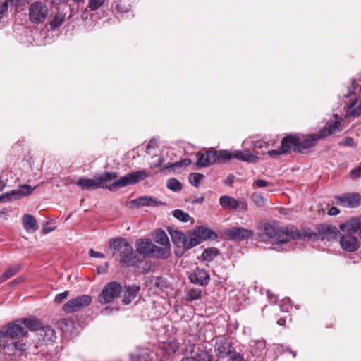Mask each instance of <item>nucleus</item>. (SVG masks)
Returning <instances> with one entry per match:
<instances>
[{
    "label": "nucleus",
    "mask_w": 361,
    "mask_h": 361,
    "mask_svg": "<svg viewBox=\"0 0 361 361\" xmlns=\"http://www.w3.org/2000/svg\"><path fill=\"white\" fill-rule=\"evenodd\" d=\"M66 14L58 11L49 22L51 30H54L61 26L65 20Z\"/></svg>",
    "instance_id": "e433bc0d"
},
{
    "label": "nucleus",
    "mask_w": 361,
    "mask_h": 361,
    "mask_svg": "<svg viewBox=\"0 0 361 361\" xmlns=\"http://www.w3.org/2000/svg\"><path fill=\"white\" fill-rule=\"evenodd\" d=\"M225 234L230 240H243L252 238L253 232L242 227H232L226 229Z\"/></svg>",
    "instance_id": "4468645a"
},
{
    "label": "nucleus",
    "mask_w": 361,
    "mask_h": 361,
    "mask_svg": "<svg viewBox=\"0 0 361 361\" xmlns=\"http://www.w3.org/2000/svg\"><path fill=\"white\" fill-rule=\"evenodd\" d=\"M230 359L231 361H246L239 353H234V355L230 357Z\"/></svg>",
    "instance_id": "680f3d73"
},
{
    "label": "nucleus",
    "mask_w": 361,
    "mask_h": 361,
    "mask_svg": "<svg viewBox=\"0 0 361 361\" xmlns=\"http://www.w3.org/2000/svg\"><path fill=\"white\" fill-rule=\"evenodd\" d=\"M27 348L26 343L20 341H10L4 330H0V350L8 355H21Z\"/></svg>",
    "instance_id": "7ed1b4c3"
},
{
    "label": "nucleus",
    "mask_w": 361,
    "mask_h": 361,
    "mask_svg": "<svg viewBox=\"0 0 361 361\" xmlns=\"http://www.w3.org/2000/svg\"><path fill=\"white\" fill-rule=\"evenodd\" d=\"M105 0H89L88 7L92 11L99 9L104 3Z\"/></svg>",
    "instance_id": "603ef678"
},
{
    "label": "nucleus",
    "mask_w": 361,
    "mask_h": 361,
    "mask_svg": "<svg viewBox=\"0 0 361 361\" xmlns=\"http://www.w3.org/2000/svg\"><path fill=\"white\" fill-rule=\"evenodd\" d=\"M219 204L226 210H235L238 208L243 212L247 210V204L244 198L236 200L231 196L223 195L219 198Z\"/></svg>",
    "instance_id": "9d476101"
},
{
    "label": "nucleus",
    "mask_w": 361,
    "mask_h": 361,
    "mask_svg": "<svg viewBox=\"0 0 361 361\" xmlns=\"http://www.w3.org/2000/svg\"><path fill=\"white\" fill-rule=\"evenodd\" d=\"M250 198L254 204L258 207H262L265 204V199L261 193L255 192L251 195Z\"/></svg>",
    "instance_id": "c03bdc74"
},
{
    "label": "nucleus",
    "mask_w": 361,
    "mask_h": 361,
    "mask_svg": "<svg viewBox=\"0 0 361 361\" xmlns=\"http://www.w3.org/2000/svg\"><path fill=\"white\" fill-rule=\"evenodd\" d=\"M339 209L335 207H332L329 209L328 212V214L330 216H335L337 215L339 213Z\"/></svg>",
    "instance_id": "338daca9"
},
{
    "label": "nucleus",
    "mask_w": 361,
    "mask_h": 361,
    "mask_svg": "<svg viewBox=\"0 0 361 361\" xmlns=\"http://www.w3.org/2000/svg\"><path fill=\"white\" fill-rule=\"evenodd\" d=\"M340 123L336 121L327 122L325 126L321 129L317 134H314L317 136V140L324 138L330 135L336 133L338 130Z\"/></svg>",
    "instance_id": "412c9836"
},
{
    "label": "nucleus",
    "mask_w": 361,
    "mask_h": 361,
    "mask_svg": "<svg viewBox=\"0 0 361 361\" xmlns=\"http://www.w3.org/2000/svg\"><path fill=\"white\" fill-rule=\"evenodd\" d=\"M167 188L173 191H178L182 188L181 183L176 178H170L167 183Z\"/></svg>",
    "instance_id": "de8ad7c7"
},
{
    "label": "nucleus",
    "mask_w": 361,
    "mask_h": 361,
    "mask_svg": "<svg viewBox=\"0 0 361 361\" xmlns=\"http://www.w3.org/2000/svg\"><path fill=\"white\" fill-rule=\"evenodd\" d=\"M77 185L82 190H92L102 188L99 176L96 179H91L85 177L80 178L76 182Z\"/></svg>",
    "instance_id": "4be33fe9"
},
{
    "label": "nucleus",
    "mask_w": 361,
    "mask_h": 361,
    "mask_svg": "<svg viewBox=\"0 0 361 361\" xmlns=\"http://www.w3.org/2000/svg\"><path fill=\"white\" fill-rule=\"evenodd\" d=\"M204 201V195H200L199 197H194V199H192V200L191 201L192 204H202Z\"/></svg>",
    "instance_id": "0e129e2a"
},
{
    "label": "nucleus",
    "mask_w": 361,
    "mask_h": 361,
    "mask_svg": "<svg viewBox=\"0 0 361 361\" xmlns=\"http://www.w3.org/2000/svg\"><path fill=\"white\" fill-rule=\"evenodd\" d=\"M201 242L208 239H215L216 234L207 227L199 226L195 231Z\"/></svg>",
    "instance_id": "cd10ccee"
},
{
    "label": "nucleus",
    "mask_w": 361,
    "mask_h": 361,
    "mask_svg": "<svg viewBox=\"0 0 361 361\" xmlns=\"http://www.w3.org/2000/svg\"><path fill=\"white\" fill-rule=\"evenodd\" d=\"M361 115V101L357 103V101L351 102L347 107L346 116L357 117Z\"/></svg>",
    "instance_id": "f704fd0d"
},
{
    "label": "nucleus",
    "mask_w": 361,
    "mask_h": 361,
    "mask_svg": "<svg viewBox=\"0 0 361 361\" xmlns=\"http://www.w3.org/2000/svg\"><path fill=\"white\" fill-rule=\"evenodd\" d=\"M348 227L349 230L353 232H358V235L361 238V216L357 218H353L348 221L340 224V229H343L345 227Z\"/></svg>",
    "instance_id": "a878e982"
},
{
    "label": "nucleus",
    "mask_w": 361,
    "mask_h": 361,
    "mask_svg": "<svg viewBox=\"0 0 361 361\" xmlns=\"http://www.w3.org/2000/svg\"><path fill=\"white\" fill-rule=\"evenodd\" d=\"M22 224L24 228L27 232H34L39 228V226L34 216L28 214L23 216L22 219Z\"/></svg>",
    "instance_id": "c756f323"
},
{
    "label": "nucleus",
    "mask_w": 361,
    "mask_h": 361,
    "mask_svg": "<svg viewBox=\"0 0 361 361\" xmlns=\"http://www.w3.org/2000/svg\"><path fill=\"white\" fill-rule=\"evenodd\" d=\"M348 227L341 229L345 233L340 238V244L342 249L346 252H353L357 251L360 247L357 238L353 234L356 232L350 231Z\"/></svg>",
    "instance_id": "6e6552de"
},
{
    "label": "nucleus",
    "mask_w": 361,
    "mask_h": 361,
    "mask_svg": "<svg viewBox=\"0 0 361 361\" xmlns=\"http://www.w3.org/2000/svg\"><path fill=\"white\" fill-rule=\"evenodd\" d=\"M54 231L53 228H49V227H44L42 229V232L44 234H47L50 233L51 231Z\"/></svg>",
    "instance_id": "774afa93"
},
{
    "label": "nucleus",
    "mask_w": 361,
    "mask_h": 361,
    "mask_svg": "<svg viewBox=\"0 0 361 361\" xmlns=\"http://www.w3.org/2000/svg\"><path fill=\"white\" fill-rule=\"evenodd\" d=\"M260 230L270 240L284 244L291 240L301 239L302 237L312 238V232L304 231L302 234L294 227H281L276 222H264L260 225Z\"/></svg>",
    "instance_id": "f257e3e1"
},
{
    "label": "nucleus",
    "mask_w": 361,
    "mask_h": 361,
    "mask_svg": "<svg viewBox=\"0 0 361 361\" xmlns=\"http://www.w3.org/2000/svg\"><path fill=\"white\" fill-rule=\"evenodd\" d=\"M338 145L341 146H349V147H355V144L354 140L350 137H345L342 140L338 142Z\"/></svg>",
    "instance_id": "6e6d98bb"
},
{
    "label": "nucleus",
    "mask_w": 361,
    "mask_h": 361,
    "mask_svg": "<svg viewBox=\"0 0 361 361\" xmlns=\"http://www.w3.org/2000/svg\"><path fill=\"white\" fill-rule=\"evenodd\" d=\"M338 204L345 207H357L361 204V196L357 193L343 195L336 197Z\"/></svg>",
    "instance_id": "2eb2a0df"
},
{
    "label": "nucleus",
    "mask_w": 361,
    "mask_h": 361,
    "mask_svg": "<svg viewBox=\"0 0 361 361\" xmlns=\"http://www.w3.org/2000/svg\"><path fill=\"white\" fill-rule=\"evenodd\" d=\"M151 355L147 348L140 349L131 355V361H150Z\"/></svg>",
    "instance_id": "c9c22d12"
},
{
    "label": "nucleus",
    "mask_w": 361,
    "mask_h": 361,
    "mask_svg": "<svg viewBox=\"0 0 361 361\" xmlns=\"http://www.w3.org/2000/svg\"><path fill=\"white\" fill-rule=\"evenodd\" d=\"M173 216L182 222H187L190 219V215L181 209H175L173 212Z\"/></svg>",
    "instance_id": "a18cd8bd"
},
{
    "label": "nucleus",
    "mask_w": 361,
    "mask_h": 361,
    "mask_svg": "<svg viewBox=\"0 0 361 361\" xmlns=\"http://www.w3.org/2000/svg\"><path fill=\"white\" fill-rule=\"evenodd\" d=\"M35 187L29 185H22L19 190H11L0 195V203H6L13 200H17L22 197L27 196L32 192Z\"/></svg>",
    "instance_id": "9b49d317"
},
{
    "label": "nucleus",
    "mask_w": 361,
    "mask_h": 361,
    "mask_svg": "<svg viewBox=\"0 0 361 361\" xmlns=\"http://www.w3.org/2000/svg\"><path fill=\"white\" fill-rule=\"evenodd\" d=\"M153 161L150 163L152 168L160 166L164 162V157L161 155H155L152 157Z\"/></svg>",
    "instance_id": "864d4df0"
},
{
    "label": "nucleus",
    "mask_w": 361,
    "mask_h": 361,
    "mask_svg": "<svg viewBox=\"0 0 361 361\" xmlns=\"http://www.w3.org/2000/svg\"><path fill=\"white\" fill-rule=\"evenodd\" d=\"M170 255V246L158 247L154 245L151 257L166 259Z\"/></svg>",
    "instance_id": "473e14b6"
},
{
    "label": "nucleus",
    "mask_w": 361,
    "mask_h": 361,
    "mask_svg": "<svg viewBox=\"0 0 361 361\" xmlns=\"http://www.w3.org/2000/svg\"><path fill=\"white\" fill-rule=\"evenodd\" d=\"M8 10L7 2L0 4V19L2 18L4 13Z\"/></svg>",
    "instance_id": "e2e57ef3"
},
{
    "label": "nucleus",
    "mask_w": 361,
    "mask_h": 361,
    "mask_svg": "<svg viewBox=\"0 0 361 361\" xmlns=\"http://www.w3.org/2000/svg\"><path fill=\"white\" fill-rule=\"evenodd\" d=\"M117 177L118 174L116 172H105L104 173L99 176V180L100 181L101 186L102 187V184L104 182L116 179Z\"/></svg>",
    "instance_id": "49530a36"
},
{
    "label": "nucleus",
    "mask_w": 361,
    "mask_h": 361,
    "mask_svg": "<svg viewBox=\"0 0 361 361\" xmlns=\"http://www.w3.org/2000/svg\"><path fill=\"white\" fill-rule=\"evenodd\" d=\"M317 140L314 134L305 135L302 140L299 137V147L295 149V152L302 153L305 150L313 147Z\"/></svg>",
    "instance_id": "6ab92c4d"
},
{
    "label": "nucleus",
    "mask_w": 361,
    "mask_h": 361,
    "mask_svg": "<svg viewBox=\"0 0 361 361\" xmlns=\"http://www.w3.org/2000/svg\"><path fill=\"white\" fill-rule=\"evenodd\" d=\"M298 147H299V137L293 135H287L282 139L279 148L268 151L267 154L270 157H276L281 154H288L292 149L295 152V149Z\"/></svg>",
    "instance_id": "0eeeda50"
},
{
    "label": "nucleus",
    "mask_w": 361,
    "mask_h": 361,
    "mask_svg": "<svg viewBox=\"0 0 361 361\" xmlns=\"http://www.w3.org/2000/svg\"><path fill=\"white\" fill-rule=\"evenodd\" d=\"M168 231L171 235L173 243L178 247H183L186 235H184L183 233L171 227L168 228Z\"/></svg>",
    "instance_id": "7c9ffc66"
},
{
    "label": "nucleus",
    "mask_w": 361,
    "mask_h": 361,
    "mask_svg": "<svg viewBox=\"0 0 361 361\" xmlns=\"http://www.w3.org/2000/svg\"><path fill=\"white\" fill-rule=\"evenodd\" d=\"M112 256L122 267H131L136 264V255L131 245L125 239L118 238L110 241Z\"/></svg>",
    "instance_id": "f03ea898"
},
{
    "label": "nucleus",
    "mask_w": 361,
    "mask_h": 361,
    "mask_svg": "<svg viewBox=\"0 0 361 361\" xmlns=\"http://www.w3.org/2000/svg\"><path fill=\"white\" fill-rule=\"evenodd\" d=\"M89 255L92 257H98V258H104V255L102 252L94 251L92 249L90 250Z\"/></svg>",
    "instance_id": "052dcab7"
},
{
    "label": "nucleus",
    "mask_w": 361,
    "mask_h": 361,
    "mask_svg": "<svg viewBox=\"0 0 361 361\" xmlns=\"http://www.w3.org/2000/svg\"><path fill=\"white\" fill-rule=\"evenodd\" d=\"M178 342L175 339L170 340L162 344V349L168 355L175 353L178 349Z\"/></svg>",
    "instance_id": "58836bf2"
},
{
    "label": "nucleus",
    "mask_w": 361,
    "mask_h": 361,
    "mask_svg": "<svg viewBox=\"0 0 361 361\" xmlns=\"http://www.w3.org/2000/svg\"><path fill=\"white\" fill-rule=\"evenodd\" d=\"M147 176V174L143 171L132 172L115 180L111 184L106 185V188L111 191H116L119 188H124L128 185H133L140 180H142Z\"/></svg>",
    "instance_id": "20e7f679"
},
{
    "label": "nucleus",
    "mask_w": 361,
    "mask_h": 361,
    "mask_svg": "<svg viewBox=\"0 0 361 361\" xmlns=\"http://www.w3.org/2000/svg\"><path fill=\"white\" fill-rule=\"evenodd\" d=\"M154 239L156 243L163 245L169 246V240L167 237L166 233L162 230H158L154 234Z\"/></svg>",
    "instance_id": "a19ab883"
},
{
    "label": "nucleus",
    "mask_w": 361,
    "mask_h": 361,
    "mask_svg": "<svg viewBox=\"0 0 361 361\" xmlns=\"http://www.w3.org/2000/svg\"><path fill=\"white\" fill-rule=\"evenodd\" d=\"M69 293L68 291H64L63 293H61L56 295L55 297V302L58 304L61 303L68 296Z\"/></svg>",
    "instance_id": "13d9d810"
},
{
    "label": "nucleus",
    "mask_w": 361,
    "mask_h": 361,
    "mask_svg": "<svg viewBox=\"0 0 361 361\" xmlns=\"http://www.w3.org/2000/svg\"><path fill=\"white\" fill-rule=\"evenodd\" d=\"M202 290L197 288H190L185 290V300L188 302H192L201 299Z\"/></svg>",
    "instance_id": "72a5a7b5"
},
{
    "label": "nucleus",
    "mask_w": 361,
    "mask_h": 361,
    "mask_svg": "<svg viewBox=\"0 0 361 361\" xmlns=\"http://www.w3.org/2000/svg\"><path fill=\"white\" fill-rule=\"evenodd\" d=\"M211 148L206 150L205 153H202V152H198L196 154V157L197 159L196 164L198 167H206L213 164V161L212 157H210L212 154Z\"/></svg>",
    "instance_id": "b1692460"
},
{
    "label": "nucleus",
    "mask_w": 361,
    "mask_h": 361,
    "mask_svg": "<svg viewBox=\"0 0 361 361\" xmlns=\"http://www.w3.org/2000/svg\"><path fill=\"white\" fill-rule=\"evenodd\" d=\"M271 184L267 180L262 179H257L253 183L254 188H264L271 185Z\"/></svg>",
    "instance_id": "4d7b16f0"
},
{
    "label": "nucleus",
    "mask_w": 361,
    "mask_h": 361,
    "mask_svg": "<svg viewBox=\"0 0 361 361\" xmlns=\"http://www.w3.org/2000/svg\"><path fill=\"white\" fill-rule=\"evenodd\" d=\"M122 290V286L117 281H111L105 285L98 295V301L101 304H107L117 298Z\"/></svg>",
    "instance_id": "423d86ee"
},
{
    "label": "nucleus",
    "mask_w": 361,
    "mask_h": 361,
    "mask_svg": "<svg viewBox=\"0 0 361 361\" xmlns=\"http://www.w3.org/2000/svg\"><path fill=\"white\" fill-rule=\"evenodd\" d=\"M190 280L192 283L206 286L209 282V276L204 269H197L190 276Z\"/></svg>",
    "instance_id": "aec40b11"
},
{
    "label": "nucleus",
    "mask_w": 361,
    "mask_h": 361,
    "mask_svg": "<svg viewBox=\"0 0 361 361\" xmlns=\"http://www.w3.org/2000/svg\"><path fill=\"white\" fill-rule=\"evenodd\" d=\"M154 244L149 240H141L137 245V252L145 257H151Z\"/></svg>",
    "instance_id": "bb28decb"
},
{
    "label": "nucleus",
    "mask_w": 361,
    "mask_h": 361,
    "mask_svg": "<svg viewBox=\"0 0 361 361\" xmlns=\"http://www.w3.org/2000/svg\"><path fill=\"white\" fill-rule=\"evenodd\" d=\"M233 158L249 163H256L259 161V157L257 155L247 150H237L232 152V159Z\"/></svg>",
    "instance_id": "5701e85b"
},
{
    "label": "nucleus",
    "mask_w": 361,
    "mask_h": 361,
    "mask_svg": "<svg viewBox=\"0 0 361 361\" xmlns=\"http://www.w3.org/2000/svg\"><path fill=\"white\" fill-rule=\"evenodd\" d=\"M25 279L23 276H19L16 279H15L13 281L11 282V286H16L18 284L21 283L23 281H24Z\"/></svg>",
    "instance_id": "69168bd1"
},
{
    "label": "nucleus",
    "mask_w": 361,
    "mask_h": 361,
    "mask_svg": "<svg viewBox=\"0 0 361 361\" xmlns=\"http://www.w3.org/2000/svg\"><path fill=\"white\" fill-rule=\"evenodd\" d=\"M140 291V286L137 285L129 286L126 287L124 292L123 302L126 305L130 303Z\"/></svg>",
    "instance_id": "c85d7f7f"
},
{
    "label": "nucleus",
    "mask_w": 361,
    "mask_h": 361,
    "mask_svg": "<svg viewBox=\"0 0 361 361\" xmlns=\"http://www.w3.org/2000/svg\"><path fill=\"white\" fill-rule=\"evenodd\" d=\"M319 231L323 234H332L336 233L337 231V228L334 226H326V225H320L318 227Z\"/></svg>",
    "instance_id": "3c124183"
},
{
    "label": "nucleus",
    "mask_w": 361,
    "mask_h": 361,
    "mask_svg": "<svg viewBox=\"0 0 361 361\" xmlns=\"http://www.w3.org/2000/svg\"><path fill=\"white\" fill-rule=\"evenodd\" d=\"M40 336L43 337L44 341H52L55 338V331L49 326H42L39 330Z\"/></svg>",
    "instance_id": "79ce46f5"
},
{
    "label": "nucleus",
    "mask_w": 361,
    "mask_h": 361,
    "mask_svg": "<svg viewBox=\"0 0 361 361\" xmlns=\"http://www.w3.org/2000/svg\"><path fill=\"white\" fill-rule=\"evenodd\" d=\"M214 350L216 355L219 358L230 357L236 353L231 343L225 337H221L216 340Z\"/></svg>",
    "instance_id": "f8f14e48"
},
{
    "label": "nucleus",
    "mask_w": 361,
    "mask_h": 361,
    "mask_svg": "<svg viewBox=\"0 0 361 361\" xmlns=\"http://www.w3.org/2000/svg\"><path fill=\"white\" fill-rule=\"evenodd\" d=\"M212 157L213 164H226L232 159V152L228 150H216L214 148H211Z\"/></svg>",
    "instance_id": "f3484780"
},
{
    "label": "nucleus",
    "mask_w": 361,
    "mask_h": 361,
    "mask_svg": "<svg viewBox=\"0 0 361 361\" xmlns=\"http://www.w3.org/2000/svg\"><path fill=\"white\" fill-rule=\"evenodd\" d=\"M29 20L34 25L43 23L47 19L49 8L45 2L35 1L29 6Z\"/></svg>",
    "instance_id": "39448f33"
},
{
    "label": "nucleus",
    "mask_w": 361,
    "mask_h": 361,
    "mask_svg": "<svg viewBox=\"0 0 361 361\" xmlns=\"http://www.w3.org/2000/svg\"><path fill=\"white\" fill-rule=\"evenodd\" d=\"M348 227L349 230L353 232H358V235L361 238V216L357 218H353L348 221L340 224V229H343L345 227Z\"/></svg>",
    "instance_id": "393cba45"
},
{
    "label": "nucleus",
    "mask_w": 361,
    "mask_h": 361,
    "mask_svg": "<svg viewBox=\"0 0 361 361\" xmlns=\"http://www.w3.org/2000/svg\"><path fill=\"white\" fill-rule=\"evenodd\" d=\"M218 255L219 251L216 248H209L204 250L202 254V257L204 261H211Z\"/></svg>",
    "instance_id": "37998d69"
},
{
    "label": "nucleus",
    "mask_w": 361,
    "mask_h": 361,
    "mask_svg": "<svg viewBox=\"0 0 361 361\" xmlns=\"http://www.w3.org/2000/svg\"><path fill=\"white\" fill-rule=\"evenodd\" d=\"M129 204L137 208L142 207H157L164 204L162 202L150 196H142L133 200Z\"/></svg>",
    "instance_id": "dca6fc26"
},
{
    "label": "nucleus",
    "mask_w": 361,
    "mask_h": 361,
    "mask_svg": "<svg viewBox=\"0 0 361 361\" xmlns=\"http://www.w3.org/2000/svg\"><path fill=\"white\" fill-rule=\"evenodd\" d=\"M202 242L200 241L198 236L194 231L192 233L186 236L185 240V243L183 245V247L185 250H189V249H191L192 247L199 245Z\"/></svg>",
    "instance_id": "4c0bfd02"
},
{
    "label": "nucleus",
    "mask_w": 361,
    "mask_h": 361,
    "mask_svg": "<svg viewBox=\"0 0 361 361\" xmlns=\"http://www.w3.org/2000/svg\"><path fill=\"white\" fill-rule=\"evenodd\" d=\"M203 178L204 175L201 173H192L190 174L189 180L192 185L197 187Z\"/></svg>",
    "instance_id": "09e8293b"
},
{
    "label": "nucleus",
    "mask_w": 361,
    "mask_h": 361,
    "mask_svg": "<svg viewBox=\"0 0 361 361\" xmlns=\"http://www.w3.org/2000/svg\"><path fill=\"white\" fill-rule=\"evenodd\" d=\"M20 270V265H19V264H16V265L10 267L0 276V283H3V282L6 281V280H8V279L13 277Z\"/></svg>",
    "instance_id": "ea45409f"
},
{
    "label": "nucleus",
    "mask_w": 361,
    "mask_h": 361,
    "mask_svg": "<svg viewBox=\"0 0 361 361\" xmlns=\"http://www.w3.org/2000/svg\"><path fill=\"white\" fill-rule=\"evenodd\" d=\"M269 145V142L264 140H257L253 144V149H260L262 148H267Z\"/></svg>",
    "instance_id": "5fc2aeb1"
},
{
    "label": "nucleus",
    "mask_w": 361,
    "mask_h": 361,
    "mask_svg": "<svg viewBox=\"0 0 361 361\" xmlns=\"http://www.w3.org/2000/svg\"><path fill=\"white\" fill-rule=\"evenodd\" d=\"M190 164H191L190 159H185L181 161H176L175 163L170 164L166 166L165 168L166 169L171 168V169H174L176 168L181 167L183 166H189Z\"/></svg>",
    "instance_id": "8fccbe9b"
},
{
    "label": "nucleus",
    "mask_w": 361,
    "mask_h": 361,
    "mask_svg": "<svg viewBox=\"0 0 361 361\" xmlns=\"http://www.w3.org/2000/svg\"><path fill=\"white\" fill-rule=\"evenodd\" d=\"M21 324L20 320H16L4 326L3 329L10 341H15V339H18L26 335L27 332Z\"/></svg>",
    "instance_id": "ddd939ff"
},
{
    "label": "nucleus",
    "mask_w": 361,
    "mask_h": 361,
    "mask_svg": "<svg viewBox=\"0 0 361 361\" xmlns=\"http://www.w3.org/2000/svg\"><path fill=\"white\" fill-rule=\"evenodd\" d=\"M350 177L353 179L361 177V166H357L350 171Z\"/></svg>",
    "instance_id": "bf43d9fd"
},
{
    "label": "nucleus",
    "mask_w": 361,
    "mask_h": 361,
    "mask_svg": "<svg viewBox=\"0 0 361 361\" xmlns=\"http://www.w3.org/2000/svg\"><path fill=\"white\" fill-rule=\"evenodd\" d=\"M92 302L91 296L82 295L68 300L63 305V310L66 313H72L87 307Z\"/></svg>",
    "instance_id": "1a4fd4ad"
},
{
    "label": "nucleus",
    "mask_w": 361,
    "mask_h": 361,
    "mask_svg": "<svg viewBox=\"0 0 361 361\" xmlns=\"http://www.w3.org/2000/svg\"><path fill=\"white\" fill-rule=\"evenodd\" d=\"M191 353L192 356L184 357L181 361H212V356L206 350L197 348L196 350H191Z\"/></svg>",
    "instance_id": "a211bd4d"
},
{
    "label": "nucleus",
    "mask_w": 361,
    "mask_h": 361,
    "mask_svg": "<svg viewBox=\"0 0 361 361\" xmlns=\"http://www.w3.org/2000/svg\"><path fill=\"white\" fill-rule=\"evenodd\" d=\"M20 323L31 331H39L42 325L38 319L34 317L22 319Z\"/></svg>",
    "instance_id": "2f4dec72"
}]
</instances>
